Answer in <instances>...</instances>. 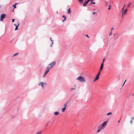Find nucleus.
I'll use <instances>...</instances> for the list:
<instances>
[{
	"mask_svg": "<svg viewBox=\"0 0 134 134\" xmlns=\"http://www.w3.org/2000/svg\"><path fill=\"white\" fill-rule=\"evenodd\" d=\"M56 62H52L51 63L49 64L47 67L50 69L52 68L55 64Z\"/></svg>",
	"mask_w": 134,
	"mask_h": 134,
	"instance_id": "2",
	"label": "nucleus"
},
{
	"mask_svg": "<svg viewBox=\"0 0 134 134\" xmlns=\"http://www.w3.org/2000/svg\"><path fill=\"white\" fill-rule=\"evenodd\" d=\"M103 64H101L100 66V71H101L102 69H103Z\"/></svg>",
	"mask_w": 134,
	"mask_h": 134,
	"instance_id": "10",
	"label": "nucleus"
},
{
	"mask_svg": "<svg viewBox=\"0 0 134 134\" xmlns=\"http://www.w3.org/2000/svg\"><path fill=\"white\" fill-rule=\"evenodd\" d=\"M114 29L113 27H111V31L112 30H113V29Z\"/></svg>",
	"mask_w": 134,
	"mask_h": 134,
	"instance_id": "40",
	"label": "nucleus"
},
{
	"mask_svg": "<svg viewBox=\"0 0 134 134\" xmlns=\"http://www.w3.org/2000/svg\"><path fill=\"white\" fill-rule=\"evenodd\" d=\"M105 60V59L104 58L103 60L102 63V64H103Z\"/></svg>",
	"mask_w": 134,
	"mask_h": 134,
	"instance_id": "26",
	"label": "nucleus"
},
{
	"mask_svg": "<svg viewBox=\"0 0 134 134\" xmlns=\"http://www.w3.org/2000/svg\"><path fill=\"white\" fill-rule=\"evenodd\" d=\"M132 120L131 119V120L130 121V122L131 124H132Z\"/></svg>",
	"mask_w": 134,
	"mask_h": 134,
	"instance_id": "31",
	"label": "nucleus"
},
{
	"mask_svg": "<svg viewBox=\"0 0 134 134\" xmlns=\"http://www.w3.org/2000/svg\"><path fill=\"white\" fill-rule=\"evenodd\" d=\"M134 94H132V96H133Z\"/></svg>",
	"mask_w": 134,
	"mask_h": 134,
	"instance_id": "46",
	"label": "nucleus"
},
{
	"mask_svg": "<svg viewBox=\"0 0 134 134\" xmlns=\"http://www.w3.org/2000/svg\"><path fill=\"white\" fill-rule=\"evenodd\" d=\"M124 6H125V5H124ZM124 7L123 8H122V10L123 11V10H124Z\"/></svg>",
	"mask_w": 134,
	"mask_h": 134,
	"instance_id": "41",
	"label": "nucleus"
},
{
	"mask_svg": "<svg viewBox=\"0 0 134 134\" xmlns=\"http://www.w3.org/2000/svg\"><path fill=\"white\" fill-rule=\"evenodd\" d=\"M120 122V121H119L118 122Z\"/></svg>",
	"mask_w": 134,
	"mask_h": 134,
	"instance_id": "51",
	"label": "nucleus"
},
{
	"mask_svg": "<svg viewBox=\"0 0 134 134\" xmlns=\"http://www.w3.org/2000/svg\"><path fill=\"white\" fill-rule=\"evenodd\" d=\"M19 23L17 26H16V27L15 29V30H16L18 29V27L19 26Z\"/></svg>",
	"mask_w": 134,
	"mask_h": 134,
	"instance_id": "17",
	"label": "nucleus"
},
{
	"mask_svg": "<svg viewBox=\"0 0 134 134\" xmlns=\"http://www.w3.org/2000/svg\"><path fill=\"white\" fill-rule=\"evenodd\" d=\"M50 40L52 42V44L51 46V47H52V45L53 44V40H52V39L51 38H50Z\"/></svg>",
	"mask_w": 134,
	"mask_h": 134,
	"instance_id": "15",
	"label": "nucleus"
},
{
	"mask_svg": "<svg viewBox=\"0 0 134 134\" xmlns=\"http://www.w3.org/2000/svg\"><path fill=\"white\" fill-rule=\"evenodd\" d=\"M75 88H71L70 89L71 90H75Z\"/></svg>",
	"mask_w": 134,
	"mask_h": 134,
	"instance_id": "29",
	"label": "nucleus"
},
{
	"mask_svg": "<svg viewBox=\"0 0 134 134\" xmlns=\"http://www.w3.org/2000/svg\"><path fill=\"white\" fill-rule=\"evenodd\" d=\"M50 122V121H49L48 122L46 126L48 125L49 124V123Z\"/></svg>",
	"mask_w": 134,
	"mask_h": 134,
	"instance_id": "27",
	"label": "nucleus"
},
{
	"mask_svg": "<svg viewBox=\"0 0 134 134\" xmlns=\"http://www.w3.org/2000/svg\"><path fill=\"white\" fill-rule=\"evenodd\" d=\"M50 70V69L49 68H48L47 67L46 69V71H45L44 73L47 74L49 72Z\"/></svg>",
	"mask_w": 134,
	"mask_h": 134,
	"instance_id": "8",
	"label": "nucleus"
},
{
	"mask_svg": "<svg viewBox=\"0 0 134 134\" xmlns=\"http://www.w3.org/2000/svg\"><path fill=\"white\" fill-rule=\"evenodd\" d=\"M108 4V2H106L105 3V5H107Z\"/></svg>",
	"mask_w": 134,
	"mask_h": 134,
	"instance_id": "37",
	"label": "nucleus"
},
{
	"mask_svg": "<svg viewBox=\"0 0 134 134\" xmlns=\"http://www.w3.org/2000/svg\"><path fill=\"white\" fill-rule=\"evenodd\" d=\"M66 20V19H64L62 21V22H64Z\"/></svg>",
	"mask_w": 134,
	"mask_h": 134,
	"instance_id": "38",
	"label": "nucleus"
},
{
	"mask_svg": "<svg viewBox=\"0 0 134 134\" xmlns=\"http://www.w3.org/2000/svg\"><path fill=\"white\" fill-rule=\"evenodd\" d=\"M15 21V19H13L12 20V22H14V21Z\"/></svg>",
	"mask_w": 134,
	"mask_h": 134,
	"instance_id": "35",
	"label": "nucleus"
},
{
	"mask_svg": "<svg viewBox=\"0 0 134 134\" xmlns=\"http://www.w3.org/2000/svg\"><path fill=\"white\" fill-rule=\"evenodd\" d=\"M131 4V3H129V4L128 5L127 7V8H129L130 7V5Z\"/></svg>",
	"mask_w": 134,
	"mask_h": 134,
	"instance_id": "23",
	"label": "nucleus"
},
{
	"mask_svg": "<svg viewBox=\"0 0 134 134\" xmlns=\"http://www.w3.org/2000/svg\"><path fill=\"white\" fill-rule=\"evenodd\" d=\"M100 71H100V70H99V71L98 72V74H97V75H100Z\"/></svg>",
	"mask_w": 134,
	"mask_h": 134,
	"instance_id": "25",
	"label": "nucleus"
},
{
	"mask_svg": "<svg viewBox=\"0 0 134 134\" xmlns=\"http://www.w3.org/2000/svg\"><path fill=\"white\" fill-rule=\"evenodd\" d=\"M127 10V9H125L124 11V13H123V12H122V17H123V14H124V15L126 13V12Z\"/></svg>",
	"mask_w": 134,
	"mask_h": 134,
	"instance_id": "9",
	"label": "nucleus"
},
{
	"mask_svg": "<svg viewBox=\"0 0 134 134\" xmlns=\"http://www.w3.org/2000/svg\"><path fill=\"white\" fill-rule=\"evenodd\" d=\"M46 75H47V74H46V73H44V75H43V77H45L46 76Z\"/></svg>",
	"mask_w": 134,
	"mask_h": 134,
	"instance_id": "36",
	"label": "nucleus"
},
{
	"mask_svg": "<svg viewBox=\"0 0 134 134\" xmlns=\"http://www.w3.org/2000/svg\"><path fill=\"white\" fill-rule=\"evenodd\" d=\"M90 1H92V2L93 0H90Z\"/></svg>",
	"mask_w": 134,
	"mask_h": 134,
	"instance_id": "48",
	"label": "nucleus"
},
{
	"mask_svg": "<svg viewBox=\"0 0 134 134\" xmlns=\"http://www.w3.org/2000/svg\"><path fill=\"white\" fill-rule=\"evenodd\" d=\"M14 25L15 26H17V25H16V24H14Z\"/></svg>",
	"mask_w": 134,
	"mask_h": 134,
	"instance_id": "44",
	"label": "nucleus"
},
{
	"mask_svg": "<svg viewBox=\"0 0 134 134\" xmlns=\"http://www.w3.org/2000/svg\"><path fill=\"white\" fill-rule=\"evenodd\" d=\"M18 3H15V4L13 5V7H14V9L16 8V5Z\"/></svg>",
	"mask_w": 134,
	"mask_h": 134,
	"instance_id": "18",
	"label": "nucleus"
},
{
	"mask_svg": "<svg viewBox=\"0 0 134 134\" xmlns=\"http://www.w3.org/2000/svg\"><path fill=\"white\" fill-rule=\"evenodd\" d=\"M57 14H58V11H57Z\"/></svg>",
	"mask_w": 134,
	"mask_h": 134,
	"instance_id": "49",
	"label": "nucleus"
},
{
	"mask_svg": "<svg viewBox=\"0 0 134 134\" xmlns=\"http://www.w3.org/2000/svg\"><path fill=\"white\" fill-rule=\"evenodd\" d=\"M111 114V112H110V113H108L107 114V115H110Z\"/></svg>",
	"mask_w": 134,
	"mask_h": 134,
	"instance_id": "24",
	"label": "nucleus"
},
{
	"mask_svg": "<svg viewBox=\"0 0 134 134\" xmlns=\"http://www.w3.org/2000/svg\"><path fill=\"white\" fill-rule=\"evenodd\" d=\"M99 128L98 129L97 131V132H100L101 130L102 129L101 127H99Z\"/></svg>",
	"mask_w": 134,
	"mask_h": 134,
	"instance_id": "14",
	"label": "nucleus"
},
{
	"mask_svg": "<svg viewBox=\"0 0 134 134\" xmlns=\"http://www.w3.org/2000/svg\"><path fill=\"white\" fill-rule=\"evenodd\" d=\"M116 35H118V33H116V34H114V36H115Z\"/></svg>",
	"mask_w": 134,
	"mask_h": 134,
	"instance_id": "33",
	"label": "nucleus"
},
{
	"mask_svg": "<svg viewBox=\"0 0 134 134\" xmlns=\"http://www.w3.org/2000/svg\"><path fill=\"white\" fill-rule=\"evenodd\" d=\"M62 17L64 18V19H66V18L65 15H63L62 16Z\"/></svg>",
	"mask_w": 134,
	"mask_h": 134,
	"instance_id": "30",
	"label": "nucleus"
},
{
	"mask_svg": "<svg viewBox=\"0 0 134 134\" xmlns=\"http://www.w3.org/2000/svg\"><path fill=\"white\" fill-rule=\"evenodd\" d=\"M98 12H99V10H98Z\"/></svg>",
	"mask_w": 134,
	"mask_h": 134,
	"instance_id": "47",
	"label": "nucleus"
},
{
	"mask_svg": "<svg viewBox=\"0 0 134 134\" xmlns=\"http://www.w3.org/2000/svg\"><path fill=\"white\" fill-rule=\"evenodd\" d=\"M88 3L86 1H85L83 4V6L84 7Z\"/></svg>",
	"mask_w": 134,
	"mask_h": 134,
	"instance_id": "11",
	"label": "nucleus"
},
{
	"mask_svg": "<svg viewBox=\"0 0 134 134\" xmlns=\"http://www.w3.org/2000/svg\"><path fill=\"white\" fill-rule=\"evenodd\" d=\"M18 54H19L18 53H15V54H14L13 55V56L14 57L16 55H18Z\"/></svg>",
	"mask_w": 134,
	"mask_h": 134,
	"instance_id": "21",
	"label": "nucleus"
},
{
	"mask_svg": "<svg viewBox=\"0 0 134 134\" xmlns=\"http://www.w3.org/2000/svg\"><path fill=\"white\" fill-rule=\"evenodd\" d=\"M99 75L97 74L96 75V78L93 81L94 82L95 81H96L97 80L99 79Z\"/></svg>",
	"mask_w": 134,
	"mask_h": 134,
	"instance_id": "7",
	"label": "nucleus"
},
{
	"mask_svg": "<svg viewBox=\"0 0 134 134\" xmlns=\"http://www.w3.org/2000/svg\"><path fill=\"white\" fill-rule=\"evenodd\" d=\"M134 119V116L133 117H132L131 118V119L132 120Z\"/></svg>",
	"mask_w": 134,
	"mask_h": 134,
	"instance_id": "39",
	"label": "nucleus"
},
{
	"mask_svg": "<svg viewBox=\"0 0 134 134\" xmlns=\"http://www.w3.org/2000/svg\"><path fill=\"white\" fill-rule=\"evenodd\" d=\"M71 100V99H69L68 101L66 102L65 103L64 105V108H66V107H67L68 104L70 103V101Z\"/></svg>",
	"mask_w": 134,
	"mask_h": 134,
	"instance_id": "5",
	"label": "nucleus"
},
{
	"mask_svg": "<svg viewBox=\"0 0 134 134\" xmlns=\"http://www.w3.org/2000/svg\"><path fill=\"white\" fill-rule=\"evenodd\" d=\"M107 121L104 122L102 124L100 127H101L102 128H103V127H105L107 125Z\"/></svg>",
	"mask_w": 134,
	"mask_h": 134,
	"instance_id": "4",
	"label": "nucleus"
},
{
	"mask_svg": "<svg viewBox=\"0 0 134 134\" xmlns=\"http://www.w3.org/2000/svg\"><path fill=\"white\" fill-rule=\"evenodd\" d=\"M126 80H125V81H124V84H123V85H122V86H123V85H124V84H125V83Z\"/></svg>",
	"mask_w": 134,
	"mask_h": 134,
	"instance_id": "34",
	"label": "nucleus"
},
{
	"mask_svg": "<svg viewBox=\"0 0 134 134\" xmlns=\"http://www.w3.org/2000/svg\"><path fill=\"white\" fill-rule=\"evenodd\" d=\"M59 112L58 111H56L54 113V115H58L59 114Z\"/></svg>",
	"mask_w": 134,
	"mask_h": 134,
	"instance_id": "12",
	"label": "nucleus"
},
{
	"mask_svg": "<svg viewBox=\"0 0 134 134\" xmlns=\"http://www.w3.org/2000/svg\"><path fill=\"white\" fill-rule=\"evenodd\" d=\"M65 109L66 108L64 107L63 108L62 110V111L63 112H64L65 111Z\"/></svg>",
	"mask_w": 134,
	"mask_h": 134,
	"instance_id": "19",
	"label": "nucleus"
},
{
	"mask_svg": "<svg viewBox=\"0 0 134 134\" xmlns=\"http://www.w3.org/2000/svg\"><path fill=\"white\" fill-rule=\"evenodd\" d=\"M95 12H94L92 13V14L94 15L95 14Z\"/></svg>",
	"mask_w": 134,
	"mask_h": 134,
	"instance_id": "42",
	"label": "nucleus"
},
{
	"mask_svg": "<svg viewBox=\"0 0 134 134\" xmlns=\"http://www.w3.org/2000/svg\"><path fill=\"white\" fill-rule=\"evenodd\" d=\"M76 79L79 80L80 82H85V78L81 76H80L77 77Z\"/></svg>",
	"mask_w": 134,
	"mask_h": 134,
	"instance_id": "1",
	"label": "nucleus"
},
{
	"mask_svg": "<svg viewBox=\"0 0 134 134\" xmlns=\"http://www.w3.org/2000/svg\"><path fill=\"white\" fill-rule=\"evenodd\" d=\"M110 5H109V8H108V10H110Z\"/></svg>",
	"mask_w": 134,
	"mask_h": 134,
	"instance_id": "28",
	"label": "nucleus"
},
{
	"mask_svg": "<svg viewBox=\"0 0 134 134\" xmlns=\"http://www.w3.org/2000/svg\"><path fill=\"white\" fill-rule=\"evenodd\" d=\"M6 15L5 14H2L1 16L0 21H3V19L5 18Z\"/></svg>",
	"mask_w": 134,
	"mask_h": 134,
	"instance_id": "3",
	"label": "nucleus"
},
{
	"mask_svg": "<svg viewBox=\"0 0 134 134\" xmlns=\"http://www.w3.org/2000/svg\"><path fill=\"white\" fill-rule=\"evenodd\" d=\"M95 4V2H92L91 3L89 4V5H92V4Z\"/></svg>",
	"mask_w": 134,
	"mask_h": 134,
	"instance_id": "20",
	"label": "nucleus"
},
{
	"mask_svg": "<svg viewBox=\"0 0 134 134\" xmlns=\"http://www.w3.org/2000/svg\"><path fill=\"white\" fill-rule=\"evenodd\" d=\"M46 85V84L45 83L41 82L39 83V85H41V86L42 87L43 89L44 88V86Z\"/></svg>",
	"mask_w": 134,
	"mask_h": 134,
	"instance_id": "6",
	"label": "nucleus"
},
{
	"mask_svg": "<svg viewBox=\"0 0 134 134\" xmlns=\"http://www.w3.org/2000/svg\"><path fill=\"white\" fill-rule=\"evenodd\" d=\"M86 36L87 37L89 38V36L87 35H86Z\"/></svg>",
	"mask_w": 134,
	"mask_h": 134,
	"instance_id": "43",
	"label": "nucleus"
},
{
	"mask_svg": "<svg viewBox=\"0 0 134 134\" xmlns=\"http://www.w3.org/2000/svg\"><path fill=\"white\" fill-rule=\"evenodd\" d=\"M112 34V32L111 31L110 33V34L109 36H110V35H111V34Z\"/></svg>",
	"mask_w": 134,
	"mask_h": 134,
	"instance_id": "32",
	"label": "nucleus"
},
{
	"mask_svg": "<svg viewBox=\"0 0 134 134\" xmlns=\"http://www.w3.org/2000/svg\"><path fill=\"white\" fill-rule=\"evenodd\" d=\"M14 9H13V10L12 11L13 12H14Z\"/></svg>",
	"mask_w": 134,
	"mask_h": 134,
	"instance_id": "50",
	"label": "nucleus"
},
{
	"mask_svg": "<svg viewBox=\"0 0 134 134\" xmlns=\"http://www.w3.org/2000/svg\"><path fill=\"white\" fill-rule=\"evenodd\" d=\"M118 36L117 37H116V38H118Z\"/></svg>",
	"mask_w": 134,
	"mask_h": 134,
	"instance_id": "45",
	"label": "nucleus"
},
{
	"mask_svg": "<svg viewBox=\"0 0 134 134\" xmlns=\"http://www.w3.org/2000/svg\"><path fill=\"white\" fill-rule=\"evenodd\" d=\"M67 12H68V13L69 14H71V10H70V8H69Z\"/></svg>",
	"mask_w": 134,
	"mask_h": 134,
	"instance_id": "13",
	"label": "nucleus"
},
{
	"mask_svg": "<svg viewBox=\"0 0 134 134\" xmlns=\"http://www.w3.org/2000/svg\"><path fill=\"white\" fill-rule=\"evenodd\" d=\"M83 1V0H78V2L80 4H82Z\"/></svg>",
	"mask_w": 134,
	"mask_h": 134,
	"instance_id": "16",
	"label": "nucleus"
},
{
	"mask_svg": "<svg viewBox=\"0 0 134 134\" xmlns=\"http://www.w3.org/2000/svg\"><path fill=\"white\" fill-rule=\"evenodd\" d=\"M42 133V131H39L37 133V134H41Z\"/></svg>",
	"mask_w": 134,
	"mask_h": 134,
	"instance_id": "22",
	"label": "nucleus"
}]
</instances>
